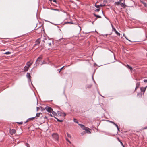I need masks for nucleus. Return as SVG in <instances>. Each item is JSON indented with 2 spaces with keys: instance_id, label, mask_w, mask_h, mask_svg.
Instances as JSON below:
<instances>
[{
  "instance_id": "obj_22",
  "label": "nucleus",
  "mask_w": 147,
  "mask_h": 147,
  "mask_svg": "<svg viewBox=\"0 0 147 147\" xmlns=\"http://www.w3.org/2000/svg\"><path fill=\"white\" fill-rule=\"evenodd\" d=\"M109 122L111 123H112V124H113L115 126H117V125L114 122H113V121H109Z\"/></svg>"
},
{
  "instance_id": "obj_27",
  "label": "nucleus",
  "mask_w": 147,
  "mask_h": 147,
  "mask_svg": "<svg viewBox=\"0 0 147 147\" xmlns=\"http://www.w3.org/2000/svg\"><path fill=\"white\" fill-rule=\"evenodd\" d=\"M123 36H124L126 38L127 40H128V41H130V40H128L127 38L126 37V36H125V34H123Z\"/></svg>"
},
{
  "instance_id": "obj_39",
  "label": "nucleus",
  "mask_w": 147,
  "mask_h": 147,
  "mask_svg": "<svg viewBox=\"0 0 147 147\" xmlns=\"http://www.w3.org/2000/svg\"><path fill=\"white\" fill-rule=\"evenodd\" d=\"M64 67V66H63L61 68V69H60V71H59V72H60V71L62 69V68Z\"/></svg>"
},
{
  "instance_id": "obj_34",
  "label": "nucleus",
  "mask_w": 147,
  "mask_h": 147,
  "mask_svg": "<svg viewBox=\"0 0 147 147\" xmlns=\"http://www.w3.org/2000/svg\"><path fill=\"white\" fill-rule=\"evenodd\" d=\"M116 126V127H117V129L119 131V127H118V125H117V126Z\"/></svg>"
},
{
  "instance_id": "obj_29",
  "label": "nucleus",
  "mask_w": 147,
  "mask_h": 147,
  "mask_svg": "<svg viewBox=\"0 0 147 147\" xmlns=\"http://www.w3.org/2000/svg\"><path fill=\"white\" fill-rule=\"evenodd\" d=\"M32 117V118H30V120H33V119H34V118L35 117Z\"/></svg>"
},
{
  "instance_id": "obj_40",
  "label": "nucleus",
  "mask_w": 147,
  "mask_h": 147,
  "mask_svg": "<svg viewBox=\"0 0 147 147\" xmlns=\"http://www.w3.org/2000/svg\"><path fill=\"white\" fill-rule=\"evenodd\" d=\"M48 44H49V45H51V43H48Z\"/></svg>"
},
{
  "instance_id": "obj_13",
  "label": "nucleus",
  "mask_w": 147,
  "mask_h": 147,
  "mask_svg": "<svg viewBox=\"0 0 147 147\" xmlns=\"http://www.w3.org/2000/svg\"><path fill=\"white\" fill-rule=\"evenodd\" d=\"M28 69H29V67H28L27 66H26L24 67V70L25 71H26L28 70Z\"/></svg>"
},
{
  "instance_id": "obj_4",
  "label": "nucleus",
  "mask_w": 147,
  "mask_h": 147,
  "mask_svg": "<svg viewBox=\"0 0 147 147\" xmlns=\"http://www.w3.org/2000/svg\"><path fill=\"white\" fill-rule=\"evenodd\" d=\"M58 113L59 115L61 116L65 117L66 115L65 113L63 112H58Z\"/></svg>"
},
{
  "instance_id": "obj_23",
  "label": "nucleus",
  "mask_w": 147,
  "mask_h": 147,
  "mask_svg": "<svg viewBox=\"0 0 147 147\" xmlns=\"http://www.w3.org/2000/svg\"><path fill=\"white\" fill-rule=\"evenodd\" d=\"M11 53L9 52H6L4 53V54H6V55H8L9 54Z\"/></svg>"
},
{
  "instance_id": "obj_9",
  "label": "nucleus",
  "mask_w": 147,
  "mask_h": 147,
  "mask_svg": "<svg viewBox=\"0 0 147 147\" xmlns=\"http://www.w3.org/2000/svg\"><path fill=\"white\" fill-rule=\"evenodd\" d=\"M26 76H27V78H28L29 80V81H30L31 80V79H30L31 76H30V74L29 73H28L26 74Z\"/></svg>"
},
{
  "instance_id": "obj_42",
  "label": "nucleus",
  "mask_w": 147,
  "mask_h": 147,
  "mask_svg": "<svg viewBox=\"0 0 147 147\" xmlns=\"http://www.w3.org/2000/svg\"><path fill=\"white\" fill-rule=\"evenodd\" d=\"M121 145H123V147H124V146H123V143H122V142H121Z\"/></svg>"
},
{
  "instance_id": "obj_44",
  "label": "nucleus",
  "mask_w": 147,
  "mask_h": 147,
  "mask_svg": "<svg viewBox=\"0 0 147 147\" xmlns=\"http://www.w3.org/2000/svg\"><path fill=\"white\" fill-rule=\"evenodd\" d=\"M100 5V6H101V7H102L103 6L102 5Z\"/></svg>"
},
{
  "instance_id": "obj_46",
  "label": "nucleus",
  "mask_w": 147,
  "mask_h": 147,
  "mask_svg": "<svg viewBox=\"0 0 147 147\" xmlns=\"http://www.w3.org/2000/svg\"><path fill=\"white\" fill-rule=\"evenodd\" d=\"M53 2H55V0H53Z\"/></svg>"
},
{
  "instance_id": "obj_16",
  "label": "nucleus",
  "mask_w": 147,
  "mask_h": 147,
  "mask_svg": "<svg viewBox=\"0 0 147 147\" xmlns=\"http://www.w3.org/2000/svg\"><path fill=\"white\" fill-rule=\"evenodd\" d=\"M94 16L96 17L97 18H101V17L100 16H99V15H96L95 14H94Z\"/></svg>"
},
{
  "instance_id": "obj_47",
  "label": "nucleus",
  "mask_w": 147,
  "mask_h": 147,
  "mask_svg": "<svg viewBox=\"0 0 147 147\" xmlns=\"http://www.w3.org/2000/svg\"><path fill=\"white\" fill-rule=\"evenodd\" d=\"M119 0V1H120L121 2V1H122L123 0Z\"/></svg>"
},
{
  "instance_id": "obj_35",
  "label": "nucleus",
  "mask_w": 147,
  "mask_h": 147,
  "mask_svg": "<svg viewBox=\"0 0 147 147\" xmlns=\"http://www.w3.org/2000/svg\"><path fill=\"white\" fill-rule=\"evenodd\" d=\"M144 82H147V80H144Z\"/></svg>"
},
{
  "instance_id": "obj_17",
  "label": "nucleus",
  "mask_w": 147,
  "mask_h": 147,
  "mask_svg": "<svg viewBox=\"0 0 147 147\" xmlns=\"http://www.w3.org/2000/svg\"><path fill=\"white\" fill-rule=\"evenodd\" d=\"M40 41L39 39H38L36 40V44H38V43H40Z\"/></svg>"
},
{
  "instance_id": "obj_10",
  "label": "nucleus",
  "mask_w": 147,
  "mask_h": 147,
  "mask_svg": "<svg viewBox=\"0 0 147 147\" xmlns=\"http://www.w3.org/2000/svg\"><path fill=\"white\" fill-rule=\"evenodd\" d=\"M42 59V56H40L37 59V60L36 61L35 63L36 64H37V61H40Z\"/></svg>"
},
{
  "instance_id": "obj_19",
  "label": "nucleus",
  "mask_w": 147,
  "mask_h": 147,
  "mask_svg": "<svg viewBox=\"0 0 147 147\" xmlns=\"http://www.w3.org/2000/svg\"><path fill=\"white\" fill-rule=\"evenodd\" d=\"M40 113H37L36 114V117H38L40 116Z\"/></svg>"
},
{
  "instance_id": "obj_3",
  "label": "nucleus",
  "mask_w": 147,
  "mask_h": 147,
  "mask_svg": "<svg viewBox=\"0 0 147 147\" xmlns=\"http://www.w3.org/2000/svg\"><path fill=\"white\" fill-rule=\"evenodd\" d=\"M53 137L54 138L55 140H57L58 139V136L57 134L54 133L52 135Z\"/></svg>"
},
{
  "instance_id": "obj_21",
  "label": "nucleus",
  "mask_w": 147,
  "mask_h": 147,
  "mask_svg": "<svg viewBox=\"0 0 147 147\" xmlns=\"http://www.w3.org/2000/svg\"><path fill=\"white\" fill-rule=\"evenodd\" d=\"M115 32L117 35L120 36V34L117 31H116Z\"/></svg>"
},
{
  "instance_id": "obj_24",
  "label": "nucleus",
  "mask_w": 147,
  "mask_h": 147,
  "mask_svg": "<svg viewBox=\"0 0 147 147\" xmlns=\"http://www.w3.org/2000/svg\"><path fill=\"white\" fill-rule=\"evenodd\" d=\"M67 136L68 137H69L70 138H71V135L70 134H69L68 133H67Z\"/></svg>"
},
{
  "instance_id": "obj_11",
  "label": "nucleus",
  "mask_w": 147,
  "mask_h": 147,
  "mask_svg": "<svg viewBox=\"0 0 147 147\" xmlns=\"http://www.w3.org/2000/svg\"><path fill=\"white\" fill-rule=\"evenodd\" d=\"M121 2L120 1H118L115 2V5L119 6L121 5Z\"/></svg>"
},
{
  "instance_id": "obj_37",
  "label": "nucleus",
  "mask_w": 147,
  "mask_h": 147,
  "mask_svg": "<svg viewBox=\"0 0 147 147\" xmlns=\"http://www.w3.org/2000/svg\"><path fill=\"white\" fill-rule=\"evenodd\" d=\"M46 63L45 61H43V62L42 63V64H46Z\"/></svg>"
},
{
  "instance_id": "obj_2",
  "label": "nucleus",
  "mask_w": 147,
  "mask_h": 147,
  "mask_svg": "<svg viewBox=\"0 0 147 147\" xmlns=\"http://www.w3.org/2000/svg\"><path fill=\"white\" fill-rule=\"evenodd\" d=\"M33 62V61L31 60H30L27 63V66L29 68L32 64Z\"/></svg>"
},
{
  "instance_id": "obj_5",
  "label": "nucleus",
  "mask_w": 147,
  "mask_h": 147,
  "mask_svg": "<svg viewBox=\"0 0 147 147\" xmlns=\"http://www.w3.org/2000/svg\"><path fill=\"white\" fill-rule=\"evenodd\" d=\"M121 5V7L125 8V7L127 6L125 4V1H124L123 3H121V5Z\"/></svg>"
},
{
  "instance_id": "obj_36",
  "label": "nucleus",
  "mask_w": 147,
  "mask_h": 147,
  "mask_svg": "<svg viewBox=\"0 0 147 147\" xmlns=\"http://www.w3.org/2000/svg\"><path fill=\"white\" fill-rule=\"evenodd\" d=\"M49 115L50 116H51V117H53V115H52V113H51L50 114H49Z\"/></svg>"
},
{
  "instance_id": "obj_7",
  "label": "nucleus",
  "mask_w": 147,
  "mask_h": 147,
  "mask_svg": "<svg viewBox=\"0 0 147 147\" xmlns=\"http://www.w3.org/2000/svg\"><path fill=\"white\" fill-rule=\"evenodd\" d=\"M53 115V116L55 118H56L55 117L57 116V115L56 113L53 111L51 112Z\"/></svg>"
},
{
  "instance_id": "obj_41",
  "label": "nucleus",
  "mask_w": 147,
  "mask_h": 147,
  "mask_svg": "<svg viewBox=\"0 0 147 147\" xmlns=\"http://www.w3.org/2000/svg\"><path fill=\"white\" fill-rule=\"evenodd\" d=\"M121 145H123V147H124V146H123V143H122V142H121Z\"/></svg>"
},
{
  "instance_id": "obj_33",
  "label": "nucleus",
  "mask_w": 147,
  "mask_h": 147,
  "mask_svg": "<svg viewBox=\"0 0 147 147\" xmlns=\"http://www.w3.org/2000/svg\"><path fill=\"white\" fill-rule=\"evenodd\" d=\"M100 9H97L96 10V11H98V12L99 11H100Z\"/></svg>"
},
{
  "instance_id": "obj_43",
  "label": "nucleus",
  "mask_w": 147,
  "mask_h": 147,
  "mask_svg": "<svg viewBox=\"0 0 147 147\" xmlns=\"http://www.w3.org/2000/svg\"><path fill=\"white\" fill-rule=\"evenodd\" d=\"M37 110H38V109H39V108L38 107H37Z\"/></svg>"
},
{
  "instance_id": "obj_25",
  "label": "nucleus",
  "mask_w": 147,
  "mask_h": 147,
  "mask_svg": "<svg viewBox=\"0 0 147 147\" xmlns=\"http://www.w3.org/2000/svg\"><path fill=\"white\" fill-rule=\"evenodd\" d=\"M112 28H113V30L115 32L117 30H116V29L113 27V26L112 25Z\"/></svg>"
},
{
  "instance_id": "obj_45",
  "label": "nucleus",
  "mask_w": 147,
  "mask_h": 147,
  "mask_svg": "<svg viewBox=\"0 0 147 147\" xmlns=\"http://www.w3.org/2000/svg\"><path fill=\"white\" fill-rule=\"evenodd\" d=\"M22 122H20V123H19V124H22Z\"/></svg>"
},
{
  "instance_id": "obj_8",
  "label": "nucleus",
  "mask_w": 147,
  "mask_h": 147,
  "mask_svg": "<svg viewBox=\"0 0 147 147\" xmlns=\"http://www.w3.org/2000/svg\"><path fill=\"white\" fill-rule=\"evenodd\" d=\"M146 87H144V88L142 87V88H140L142 92H143V93H144L145 91L146 90Z\"/></svg>"
},
{
  "instance_id": "obj_12",
  "label": "nucleus",
  "mask_w": 147,
  "mask_h": 147,
  "mask_svg": "<svg viewBox=\"0 0 147 147\" xmlns=\"http://www.w3.org/2000/svg\"><path fill=\"white\" fill-rule=\"evenodd\" d=\"M78 125L79 126H80L81 127V128L83 130H84L85 128H86L84 125L82 124H79Z\"/></svg>"
},
{
  "instance_id": "obj_26",
  "label": "nucleus",
  "mask_w": 147,
  "mask_h": 147,
  "mask_svg": "<svg viewBox=\"0 0 147 147\" xmlns=\"http://www.w3.org/2000/svg\"><path fill=\"white\" fill-rule=\"evenodd\" d=\"M74 122H75L76 123H78V121H77L75 119H74Z\"/></svg>"
},
{
  "instance_id": "obj_14",
  "label": "nucleus",
  "mask_w": 147,
  "mask_h": 147,
  "mask_svg": "<svg viewBox=\"0 0 147 147\" xmlns=\"http://www.w3.org/2000/svg\"><path fill=\"white\" fill-rule=\"evenodd\" d=\"M85 130L86 131L87 133H90L91 132L89 131V129L88 128H86L85 129Z\"/></svg>"
},
{
  "instance_id": "obj_30",
  "label": "nucleus",
  "mask_w": 147,
  "mask_h": 147,
  "mask_svg": "<svg viewBox=\"0 0 147 147\" xmlns=\"http://www.w3.org/2000/svg\"><path fill=\"white\" fill-rule=\"evenodd\" d=\"M95 7L97 8H99L100 7V5H96L95 6Z\"/></svg>"
},
{
  "instance_id": "obj_18",
  "label": "nucleus",
  "mask_w": 147,
  "mask_h": 147,
  "mask_svg": "<svg viewBox=\"0 0 147 147\" xmlns=\"http://www.w3.org/2000/svg\"><path fill=\"white\" fill-rule=\"evenodd\" d=\"M139 83H137V84H136V88H135V89H137L138 88V87L139 86Z\"/></svg>"
},
{
  "instance_id": "obj_6",
  "label": "nucleus",
  "mask_w": 147,
  "mask_h": 147,
  "mask_svg": "<svg viewBox=\"0 0 147 147\" xmlns=\"http://www.w3.org/2000/svg\"><path fill=\"white\" fill-rule=\"evenodd\" d=\"M16 132V130L14 129H10V133L12 135L14 134Z\"/></svg>"
},
{
  "instance_id": "obj_28",
  "label": "nucleus",
  "mask_w": 147,
  "mask_h": 147,
  "mask_svg": "<svg viewBox=\"0 0 147 147\" xmlns=\"http://www.w3.org/2000/svg\"><path fill=\"white\" fill-rule=\"evenodd\" d=\"M56 119H57V120L58 121H59V122H61L63 121V120H59V119H58L57 118H56Z\"/></svg>"
},
{
  "instance_id": "obj_32",
  "label": "nucleus",
  "mask_w": 147,
  "mask_h": 147,
  "mask_svg": "<svg viewBox=\"0 0 147 147\" xmlns=\"http://www.w3.org/2000/svg\"><path fill=\"white\" fill-rule=\"evenodd\" d=\"M66 140H67V141H68L70 143H71V142L68 139H66Z\"/></svg>"
},
{
  "instance_id": "obj_38",
  "label": "nucleus",
  "mask_w": 147,
  "mask_h": 147,
  "mask_svg": "<svg viewBox=\"0 0 147 147\" xmlns=\"http://www.w3.org/2000/svg\"><path fill=\"white\" fill-rule=\"evenodd\" d=\"M71 23V24H73V23H72V22H67L66 23Z\"/></svg>"
},
{
  "instance_id": "obj_15",
  "label": "nucleus",
  "mask_w": 147,
  "mask_h": 147,
  "mask_svg": "<svg viewBox=\"0 0 147 147\" xmlns=\"http://www.w3.org/2000/svg\"><path fill=\"white\" fill-rule=\"evenodd\" d=\"M127 68L129 69L130 70H131L132 69V68L131 67V66H129V65H127Z\"/></svg>"
},
{
  "instance_id": "obj_31",
  "label": "nucleus",
  "mask_w": 147,
  "mask_h": 147,
  "mask_svg": "<svg viewBox=\"0 0 147 147\" xmlns=\"http://www.w3.org/2000/svg\"><path fill=\"white\" fill-rule=\"evenodd\" d=\"M29 144H28V143H26V146L27 147H29Z\"/></svg>"
},
{
  "instance_id": "obj_20",
  "label": "nucleus",
  "mask_w": 147,
  "mask_h": 147,
  "mask_svg": "<svg viewBox=\"0 0 147 147\" xmlns=\"http://www.w3.org/2000/svg\"><path fill=\"white\" fill-rule=\"evenodd\" d=\"M138 96L139 97H141L142 95L140 93H138L137 94Z\"/></svg>"
},
{
  "instance_id": "obj_1",
  "label": "nucleus",
  "mask_w": 147,
  "mask_h": 147,
  "mask_svg": "<svg viewBox=\"0 0 147 147\" xmlns=\"http://www.w3.org/2000/svg\"><path fill=\"white\" fill-rule=\"evenodd\" d=\"M45 108V110L48 112L51 113L53 111V110L50 107L46 106Z\"/></svg>"
}]
</instances>
